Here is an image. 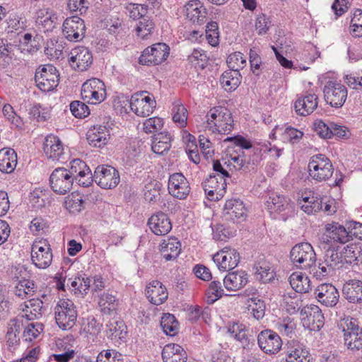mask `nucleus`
I'll return each mask as SVG.
<instances>
[{"label": "nucleus", "instance_id": "6ab92c4d", "mask_svg": "<svg viewBox=\"0 0 362 362\" xmlns=\"http://www.w3.org/2000/svg\"><path fill=\"white\" fill-rule=\"evenodd\" d=\"M351 232L337 223H328L325 226V233L322 234L321 240L327 245L332 243H346L349 240Z\"/></svg>", "mask_w": 362, "mask_h": 362}, {"label": "nucleus", "instance_id": "a18cd8bd", "mask_svg": "<svg viewBox=\"0 0 362 362\" xmlns=\"http://www.w3.org/2000/svg\"><path fill=\"white\" fill-rule=\"evenodd\" d=\"M98 304L104 314L110 315L117 309V300L115 296L104 293L100 296Z\"/></svg>", "mask_w": 362, "mask_h": 362}, {"label": "nucleus", "instance_id": "f704fd0d", "mask_svg": "<svg viewBox=\"0 0 362 362\" xmlns=\"http://www.w3.org/2000/svg\"><path fill=\"white\" fill-rule=\"evenodd\" d=\"M344 297L352 303H360L362 302V281L359 280H351L346 282L343 286Z\"/></svg>", "mask_w": 362, "mask_h": 362}, {"label": "nucleus", "instance_id": "bb28decb", "mask_svg": "<svg viewBox=\"0 0 362 362\" xmlns=\"http://www.w3.org/2000/svg\"><path fill=\"white\" fill-rule=\"evenodd\" d=\"M187 18L194 23L202 24L206 17L207 11L203 4L198 0L189 1L185 6Z\"/></svg>", "mask_w": 362, "mask_h": 362}, {"label": "nucleus", "instance_id": "20e7f679", "mask_svg": "<svg viewBox=\"0 0 362 362\" xmlns=\"http://www.w3.org/2000/svg\"><path fill=\"white\" fill-rule=\"evenodd\" d=\"M54 313L56 322L63 330L70 329L75 325L78 313L71 300H60L54 308Z\"/></svg>", "mask_w": 362, "mask_h": 362}, {"label": "nucleus", "instance_id": "c756f323", "mask_svg": "<svg viewBox=\"0 0 362 362\" xmlns=\"http://www.w3.org/2000/svg\"><path fill=\"white\" fill-rule=\"evenodd\" d=\"M164 362H187L186 351L177 344H166L162 351Z\"/></svg>", "mask_w": 362, "mask_h": 362}, {"label": "nucleus", "instance_id": "412c9836", "mask_svg": "<svg viewBox=\"0 0 362 362\" xmlns=\"http://www.w3.org/2000/svg\"><path fill=\"white\" fill-rule=\"evenodd\" d=\"M124 109L127 112V106H129L132 112L140 117H148L151 114L154 109V103L151 105L144 103L141 100V93H136L132 95L131 98L128 96H124Z\"/></svg>", "mask_w": 362, "mask_h": 362}, {"label": "nucleus", "instance_id": "5fc2aeb1", "mask_svg": "<svg viewBox=\"0 0 362 362\" xmlns=\"http://www.w3.org/2000/svg\"><path fill=\"white\" fill-rule=\"evenodd\" d=\"M206 39L209 45L213 47L218 45L219 33L218 23L215 21H211L207 23L206 28Z\"/></svg>", "mask_w": 362, "mask_h": 362}, {"label": "nucleus", "instance_id": "f3484780", "mask_svg": "<svg viewBox=\"0 0 362 362\" xmlns=\"http://www.w3.org/2000/svg\"><path fill=\"white\" fill-rule=\"evenodd\" d=\"M52 252L47 243H36L33 245L31 259L35 266L39 269H46L52 263Z\"/></svg>", "mask_w": 362, "mask_h": 362}, {"label": "nucleus", "instance_id": "473e14b6", "mask_svg": "<svg viewBox=\"0 0 362 362\" xmlns=\"http://www.w3.org/2000/svg\"><path fill=\"white\" fill-rule=\"evenodd\" d=\"M23 327V320L20 318L12 319L9 321L6 335V342L10 351L15 350L19 344L20 333Z\"/></svg>", "mask_w": 362, "mask_h": 362}, {"label": "nucleus", "instance_id": "c03bdc74", "mask_svg": "<svg viewBox=\"0 0 362 362\" xmlns=\"http://www.w3.org/2000/svg\"><path fill=\"white\" fill-rule=\"evenodd\" d=\"M248 310L257 320L262 319L265 313L264 302L257 296H252L247 300Z\"/></svg>", "mask_w": 362, "mask_h": 362}, {"label": "nucleus", "instance_id": "aec40b11", "mask_svg": "<svg viewBox=\"0 0 362 362\" xmlns=\"http://www.w3.org/2000/svg\"><path fill=\"white\" fill-rule=\"evenodd\" d=\"M318 302L327 308L336 307L339 301V293L331 284H322L315 290Z\"/></svg>", "mask_w": 362, "mask_h": 362}, {"label": "nucleus", "instance_id": "f257e3e1", "mask_svg": "<svg viewBox=\"0 0 362 362\" xmlns=\"http://www.w3.org/2000/svg\"><path fill=\"white\" fill-rule=\"evenodd\" d=\"M338 327L343 332L344 346L352 351L362 349V328L357 320L351 317L341 319Z\"/></svg>", "mask_w": 362, "mask_h": 362}, {"label": "nucleus", "instance_id": "f03ea898", "mask_svg": "<svg viewBox=\"0 0 362 362\" xmlns=\"http://www.w3.org/2000/svg\"><path fill=\"white\" fill-rule=\"evenodd\" d=\"M207 125L213 132L228 134L233 129V119L228 110L223 107L211 108L206 115Z\"/></svg>", "mask_w": 362, "mask_h": 362}, {"label": "nucleus", "instance_id": "4468645a", "mask_svg": "<svg viewBox=\"0 0 362 362\" xmlns=\"http://www.w3.org/2000/svg\"><path fill=\"white\" fill-rule=\"evenodd\" d=\"M213 260L219 270L226 272L237 267L240 255L236 250L225 247L213 256Z\"/></svg>", "mask_w": 362, "mask_h": 362}, {"label": "nucleus", "instance_id": "ea45409f", "mask_svg": "<svg viewBox=\"0 0 362 362\" xmlns=\"http://www.w3.org/2000/svg\"><path fill=\"white\" fill-rule=\"evenodd\" d=\"M25 315H22V318L25 317L27 320H33L38 319L42 315L43 302L40 299H32L29 300L25 305Z\"/></svg>", "mask_w": 362, "mask_h": 362}, {"label": "nucleus", "instance_id": "680f3d73", "mask_svg": "<svg viewBox=\"0 0 362 362\" xmlns=\"http://www.w3.org/2000/svg\"><path fill=\"white\" fill-rule=\"evenodd\" d=\"M153 29V22L147 18H142L137 24L136 31L138 36L144 39L152 33Z\"/></svg>", "mask_w": 362, "mask_h": 362}, {"label": "nucleus", "instance_id": "58836bf2", "mask_svg": "<svg viewBox=\"0 0 362 362\" xmlns=\"http://www.w3.org/2000/svg\"><path fill=\"white\" fill-rule=\"evenodd\" d=\"M220 83L226 90H234L241 83V75L238 71L230 69L223 73Z\"/></svg>", "mask_w": 362, "mask_h": 362}, {"label": "nucleus", "instance_id": "6e6552de", "mask_svg": "<svg viewBox=\"0 0 362 362\" xmlns=\"http://www.w3.org/2000/svg\"><path fill=\"white\" fill-rule=\"evenodd\" d=\"M169 47L165 43H156L146 48L141 54L139 62L142 65H157L164 62L169 55Z\"/></svg>", "mask_w": 362, "mask_h": 362}, {"label": "nucleus", "instance_id": "7ed1b4c3", "mask_svg": "<svg viewBox=\"0 0 362 362\" xmlns=\"http://www.w3.org/2000/svg\"><path fill=\"white\" fill-rule=\"evenodd\" d=\"M290 259L296 268L303 270H308L317 260L313 247L308 243L293 246L290 252Z\"/></svg>", "mask_w": 362, "mask_h": 362}, {"label": "nucleus", "instance_id": "f8f14e48", "mask_svg": "<svg viewBox=\"0 0 362 362\" xmlns=\"http://www.w3.org/2000/svg\"><path fill=\"white\" fill-rule=\"evenodd\" d=\"M73 182L71 175L65 168L54 169L49 177L51 188L59 194H65L69 192L71 189Z\"/></svg>", "mask_w": 362, "mask_h": 362}, {"label": "nucleus", "instance_id": "8fccbe9b", "mask_svg": "<svg viewBox=\"0 0 362 362\" xmlns=\"http://www.w3.org/2000/svg\"><path fill=\"white\" fill-rule=\"evenodd\" d=\"M308 270L310 274H312L317 279H322L330 275L334 269L330 267L329 265L326 264L324 261L322 263H319L318 265H317L315 262V264H313Z\"/></svg>", "mask_w": 362, "mask_h": 362}, {"label": "nucleus", "instance_id": "393cba45", "mask_svg": "<svg viewBox=\"0 0 362 362\" xmlns=\"http://www.w3.org/2000/svg\"><path fill=\"white\" fill-rule=\"evenodd\" d=\"M146 295L152 304L159 305L166 300L168 293L161 282L153 281L146 286Z\"/></svg>", "mask_w": 362, "mask_h": 362}, {"label": "nucleus", "instance_id": "37998d69", "mask_svg": "<svg viewBox=\"0 0 362 362\" xmlns=\"http://www.w3.org/2000/svg\"><path fill=\"white\" fill-rule=\"evenodd\" d=\"M124 323L122 320L112 319L106 325V334L112 339L124 338Z\"/></svg>", "mask_w": 362, "mask_h": 362}, {"label": "nucleus", "instance_id": "e433bc0d", "mask_svg": "<svg viewBox=\"0 0 362 362\" xmlns=\"http://www.w3.org/2000/svg\"><path fill=\"white\" fill-rule=\"evenodd\" d=\"M317 99L315 94H308L303 98L298 99L294 105L296 112L303 116L310 115L317 107Z\"/></svg>", "mask_w": 362, "mask_h": 362}, {"label": "nucleus", "instance_id": "4c0bfd02", "mask_svg": "<svg viewBox=\"0 0 362 362\" xmlns=\"http://www.w3.org/2000/svg\"><path fill=\"white\" fill-rule=\"evenodd\" d=\"M17 165V155L13 149L2 148L0 150V171L11 173Z\"/></svg>", "mask_w": 362, "mask_h": 362}, {"label": "nucleus", "instance_id": "7c9ffc66", "mask_svg": "<svg viewBox=\"0 0 362 362\" xmlns=\"http://www.w3.org/2000/svg\"><path fill=\"white\" fill-rule=\"evenodd\" d=\"M255 278L257 281L267 284L271 282L275 277L274 269L272 264L264 259L259 260L255 264Z\"/></svg>", "mask_w": 362, "mask_h": 362}, {"label": "nucleus", "instance_id": "a878e982", "mask_svg": "<svg viewBox=\"0 0 362 362\" xmlns=\"http://www.w3.org/2000/svg\"><path fill=\"white\" fill-rule=\"evenodd\" d=\"M86 139L90 146L101 148L110 139V131L105 126H95L88 131Z\"/></svg>", "mask_w": 362, "mask_h": 362}, {"label": "nucleus", "instance_id": "4be33fe9", "mask_svg": "<svg viewBox=\"0 0 362 362\" xmlns=\"http://www.w3.org/2000/svg\"><path fill=\"white\" fill-rule=\"evenodd\" d=\"M93 62V56L86 47H77L71 52L69 63L78 71H86Z\"/></svg>", "mask_w": 362, "mask_h": 362}, {"label": "nucleus", "instance_id": "a211bd4d", "mask_svg": "<svg viewBox=\"0 0 362 362\" xmlns=\"http://www.w3.org/2000/svg\"><path fill=\"white\" fill-rule=\"evenodd\" d=\"M247 209L242 201L232 199L226 201L223 212V217L227 221L240 223L245 220Z\"/></svg>", "mask_w": 362, "mask_h": 362}, {"label": "nucleus", "instance_id": "774afa93", "mask_svg": "<svg viewBox=\"0 0 362 362\" xmlns=\"http://www.w3.org/2000/svg\"><path fill=\"white\" fill-rule=\"evenodd\" d=\"M97 362H122V355L115 351L107 350L98 354Z\"/></svg>", "mask_w": 362, "mask_h": 362}, {"label": "nucleus", "instance_id": "0eeeda50", "mask_svg": "<svg viewBox=\"0 0 362 362\" xmlns=\"http://www.w3.org/2000/svg\"><path fill=\"white\" fill-rule=\"evenodd\" d=\"M35 80L37 87L44 92L53 90L58 86L59 74L57 69L50 64L36 70Z\"/></svg>", "mask_w": 362, "mask_h": 362}, {"label": "nucleus", "instance_id": "2eb2a0df", "mask_svg": "<svg viewBox=\"0 0 362 362\" xmlns=\"http://www.w3.org/2000/svg\"><path fill=\"white\" fill-rule=\"evenodd\" d=\"M85 30L84 21L78 16L67 18L64 21L63 35L69 41L78 42L81 40L84 37Z\"/></svg>", "mask_w": 362, "mask_h": 362}, {"label": "nucleus", "instance_id": "79ce46f5", "mask_svg": "<svg viewBox=\"0 0 362 362\" xmlns=\"http://www.w3.org/2000/svg\"><path fill=\"white\" fill-rule=\"evenodd\" d=\"M290 199L276 193L272 194L267 201V206L271 211L281 213L289 206Z\"/></svg>", "mask_w": 362, "mask_h": 362}, {"label": "nucleus", "instance_id": "1a4fd4ad", "mask_svg": "<svg viewBox=\"0 0 362 362\" xmlns=\"http://www.w3.org/2000/svg\"><path fill=\"white\" fill-rule=\"evenodd\" d=\"M257 344L260 349L265 354L275 355L281 350L283 341L276 332L266 329L258 334Z\"/></svg>", "mask_w": 362, "mask_h": 362}, {"label": "nucleus", "instance_id": "c9c22d12", "mask_svg": "<svg viewBox=\"0 0 362 362\" xmlns=\"http://www.w3.org/2000/svg\"><path fill=\"white\" fill-rule=\"evenodd\" d=\"M181 244L175 238L163 240L160 247L161 255L166 261H170L176 259L180 253Z\"/></svg>", "mask_w": 362, "mask_h": 362}, {"label": "nucleus", "instance_id": "603ef678", "mask_svg": "<svg viewBox=\"0 0 362 362\" xmlns=\"http://www.w3.org/2000/svg\"><path fill=\"white\" fill-rule=\"evenodd\" d=\"M83 200L82 197L78 194L72 193L66 198V207L72 213L80 212L83 209Z\"/></svg>", "mask_w": 362, "mask_h": 362}, {"label": "nucleus", "instance_id": "c85d7f7f", "mask_svg": "<svg viewBox=\"0 0 362 362\" xmlns=\"http://www.w3.org/2000/svg\"><path fill=\"white\" fill-rule=\"evenodd\" d=\"M247 282V274L243 270L229 272L223 279L224 287L232 291L242 288Z\"/></svg>", "mask_w": 362, "mask_h": 362}, {"label": "nucleus", "instance_id": "6e6d98bb", "mask_svg": "<svg viewBox=\"0 0 362 362\" xmlns=\"http://www.w3.org/2000/svg\"><path fill=\"white\" fill-rule=\"evenodd\" d=\"M326 264L335 269L340 264L343 262V256L341 252H339L334 248H329L325 253V259Z\"/></svg>", "mask_w": 362, "mask_h": 362}, {"label": "nucleus", "instance_id": "ddd939ff", "mask_svg": "<svg viewBox=\"0 0 362 362\" xmlns=\"http://www.w3.org/2000/svg\"><path fill=\"white\" fill-rule=\"evenodd\" d=\"M303 326L311 331H319L324 325V316L320 308L315 305L304 307L300 310Z\"/></svg>", "mask_w": 362, "mask_h": 362}, {"label": "nucleus", "instance_id": "423d86ee", "mask_svg": "<svg viewBox=\"0 0 362 362\" xmlns=\"http://www.w3.org/2000/svg\"><path fill=\"white\" fill-rule=\"evenodd\" d=\"M323 93L326 103L336 108L342 107L347 98L346 88L336 81H327Z\"/></svg>", "mask_w": 362, "mask_h": 362}, {"label": "nucleus", "instance_id": "864d4df0", "mask_svg": "<svg viewBox=\"0 0 362 362\" xmlns=\"http://www.w3.org/2000/svg\"><path fill=\"white\" fill-rule=\"evenodd\" d=\"M301 209L308 214L318 212L322 209L323 199L311 197L308 203L299 202Z\"/></svg>", "mask_w": 362, "mask_h": 362}, {"label": "nucleus", "instance_id": "4d7b16f0", "mask_svg": "<svg viewBox=\"0 0 362 362\" xmlns=\"http://www.w3.org/2000/svg\"><path fill=\"white\" fill-rule=\"evenodd\" d=\"M88 168H89L83 160L74 159L71 162V167L67 170V172L71 175L72 180H74L77 179L78 176H83Z\"/></svg>", "mask_w": 362, "mask_h": 362}, {"label": "nucleus", "instance_id": "b1692460", "mask_svg": "<svg viewBox=\"0 0 362 362\" xmlns=\"http://www.w3.org/2000/svg\"><path fill=\"white\" fill-rule=\"evenodd\" d=\"M151 231L156 235H165L172 229L171 222L167 214L162 211L153 214L148 221Z\"/></svg>", "mask_w": 362, "mask_h": 362}, {"label": "nucleus", "instance_id": "0e129e2a", "mask_svg": "<svg viewBox=\"0 0 362 362\" xmlns=\"http://www.w3.org/2000/svg\"><path fill=\"white\" fill-rule=\"evenodd\" d=\"M43 330V325L40 323H30L23 332L26 341H31L36 339Z\"/></svg>", "mask_w": 362, "mask_h": 362}, {"label": "nucleus", "instance_id": "338daca9", "mask_svg": "<svg viewBox=\"0 0 362 362\" xmlns=\"http://www.w3.org/2000/svg\"><path fill=\"white\" fill-rule=\"evenodd\" d=\"M144 130L146 133H152L160 130L163 126V121L161 118L155 117L146 119L143 124Z\"/></svg>", "mask_w": 362, "mask_h": 362}, {"label": "nucleus", "instance_id": "de8ad7c7", "mask_svg": "<svg viewBox=\"0 0 362 362\" xmlns=\"http://www.w3.org/2000/svg\"><path fill=\"white\" fill-rule=\"evenodd\" d=\"M362 249L360 246L354 244L348 245L341 251L343 261L351 264L361 260L360 256Z\"/></svg>", "mask_w": 362, "mask_h": 362}, {"label": "nucleus", "instance_id": "bf43d9fd", "mask_svg": "<svg viewBox=\"0 0 362 362\" xmlns=\"http://www.w3.org/2000/svg\"><path fill=\"white\" fill-rule=\"evenodd\" d=\"M227 64L230 69L238 71L246 65V57L240 52L230 54L227 59Z\"/></svg>", "mask_w": 362, "mask_h": 362}, {"label": "nucleus", "instance_id": "49530a36", "mask_svg": "<svg viewBox=\"0 0 362 362\" xmlns=\"http://www.w3.org/2000/svg\"><path fill=\"white\" fill-rule=\"evenodd\" d=\"M160 326L167 335L174 336L178 330V322L175 316L170 313H166L162 317Z\"/></svg>", "mask_w": 362, "mask_h": 362}, {"label": "nucleus", "instance_id": "72a5a7b5", "mask_svg": "<svg viewBox=\"0 0 362 362\" xmlns=\"http://www.w3.org/2000/svg\"><path fill=\"white\" fill-rule=\"evenodd\" d=\"M57 21V15L49 8H42L36 13V25L44 32L52 30L55 27Z\"/></svg>", "mask_w": 362, "mask_h": 362}, {"label": "nucleus", "instance_id": "3c124183", "mask_svg": "<svg viewBox=\"0 0 362 362\" xmlns=\"http://www.w3.org/2000/svg\"><path fill=\"white\" fill-rule=\"evenodd\" d=\"M187 60L197 69H204L207 64L206 54L198 49H194L192 53L188 56Z\"/></svg>", "mask_w": 362, "mask_h": 362}, {"label": "nucleus", "instance_id": "5701e85b", "mask_svg": "<svg viewBox=\"0 0 362 362\" xmlns=\"http://www.w3.org/2000/svg\"><path fill=\"white\" fill-rule=\"evenodd\" d=\"M168 188L172 196L180 199H185L190 192L189 182L181 173L170 176Z\"/></svg>", "mask_w": 362, "mask_h": 362}, {"label": "nucleus", "instance_id": "a19ab883", "mask_svg": "<svg viewBox=\"0 0 362 362\" xmlns=\"http://www.w3.org/2000/svg\"><path fill=\"white\" fill-rule=\"evenodd\" d=\"M289 282L296 293H305L310 289V279L302 274L293 273L289 277Z\"/></svg>", "mask_w": 362, "mask_h": 362}, {"label": "nucleus", "instance_id": "052dcab7", "mask_svg": "<svg viewBox=\"0 0 362 362\" xmlns=\"http://www.w3.org/2000/svg\"><path fill=\"white\" fill-rule=\"evenodd\" d=\"M71 286L75 290V293H78L82 296L86 294L90 289L91 280L89 278L76 277L74 280L71 279Z\"/></svg>", "mask_w": 362, "mask_h": 362}, {"label": "nucleus", "instance_id": "9d476101", "mask_svg": "<svg viewBox=\"0 0 362 362\" xmlns=\"http://www.w3.org/2000/svg\"><path fill=\"white\" fill-rule=\"evenodd\" d=\"M93 178L103 189L115 188L119 182V172L110 165H98L94 172Z\"/></svg>", "mask_w": 362, "mask_h": 362}, {"label": "nucleus", "instance_id": "09e8293b", "mask_svg": "<svg viewBox=\"0 0 362 362\" xmlns=\"http://www.w3.org/2000/svg\"><path fill=\"white\" fill-rule=\"evenodd\" d=\"M173 121L180 127H185L187 120V110L185 107L180 103H175L173 108Z\"/></svg>", "mask_w": 362, "mask_h": 362}, {"label": "nucleus", "instance_id": "e2e57ef3", "mask_svg": "<svg viewBox=\"0 0 362 362\" xmlns=\"http://www.w3.org/2000/svg\"><path fill=\"white\" fill-rule=\"evenodd\" d=\"M102 86H104V83L98 78H92L86 81L81 87V96L83 99H85L94 90H98V88H102Z\"/></svg>", "mask_w": 362, "mask_h": 362}, {"label": "nucleus", "instance_id": "39448f33", "mask_svg": "<svg viewBox=\"0 0 362 362\" xmlns=\"http://www.w3.org/2000/svg\"><path fill=\"white\" fill-rule=\"evenodd\" d=\"M310 176L318 181H325L333 174L334 168L329 159L324 154L313 156L308 163Z\"/></svg>", "mask_w": 362, "mask_h": 362}, {"label": "nucleus", "instance_id": "cd10ccee", "mask_svg": "<svg viewBox=\"0 0 362 362\" xmlns=\"http://www.w3.org/2000/svg\"><path fill=\"white\" fill-rule=\"evenodd\" d=\"M236 164L235 168L239 170H243L245 173L255 170V166L261 160L260 151L256 149L253 151L252 155H246L243 153L242 156H238L232 158Z\"/></svg>", "mask_w": 362, "mask_h": 362}, {"label": "nucleus", "instance_id": "69168bd1", "mask_svg": "<svg viewBox=\"0 0 362 362\" xmlns=\"http://www.w3.org/2000/svg\"><path fill=\"white\" fill-rule=\"evenodd\" d=\"M70 110L73 115L78 118L86 117L90 114L88 106L78 100L71 103Z\"/></svg>", "mask_w": 362, "mask_h": 362}, {"label": "nucleus", "instance_id": "13d9d810", "mask_svg": "<svg viewBox=\"0 0 362 362\" xmlns=\"http://www.w3.org/2000/svg\"><path fill=\"white\" fill-rule=\"evenodd\" d=\"M350 29L352 36L357 37L362 36V10L355 11L351 20Z\"/></svg>", "mask_w": 362, "mask_h": 362}, {"label": "nucleus", "instance_id": "dca6fc26", "mask_svg": "<svg viewBox=\"0 0 362 362\" xmlns=\"http://www.w3.org/2000/svg\"><path fill=\"white\" fill-rule=\"evenodd\" d=\"M202 187L207 195V198L211 201H216L221 199L227 187L226 180L221 176L210 175L203 182Z\"/></svg>", "mask_w": 362, "mask_h": 362}, {"label": "nucleus", "instance_id": "2f4dec72", "mask_svg": "<svg viewBox=\"0 0 362 362\" xmlns=\"http://www.w3.org/2000/svg\"><path fill=\"white\" fill-rule=\"evenodd\" d=\"M43 150L49 159L59 160L63 154V145L60 139L54 135H49L45 137L43 144Z\"/></svg>", "mask_w": 362, "mask_h": 362}, {"label": "nucleus", "instance_id": "9b49d317", "mask_svg": "<svg viewBox=\"0 0 362 362\" xmlns=\"http://www.w3.org/2000/svg\"><path fill=\"white\" fill-rule=\"evenodd\" d=\"M286 362H310L309 352L305 345L297 340H289L281 354Z\"/></svg>", "mask_w": 362, "mask_h": 362}]
</instances>
